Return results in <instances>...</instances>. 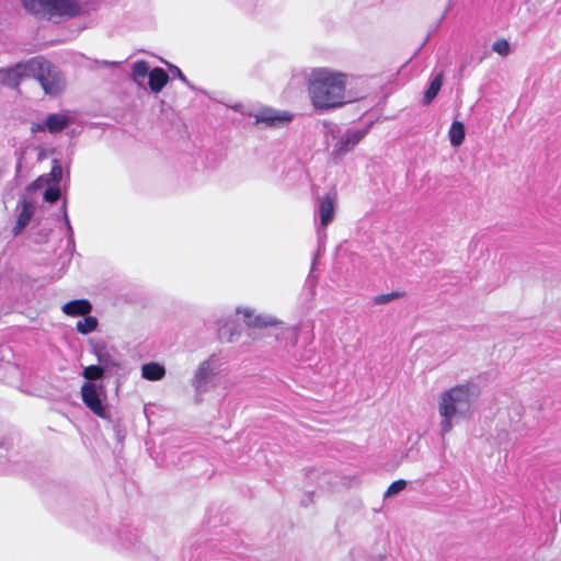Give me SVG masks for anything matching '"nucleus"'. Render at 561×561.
I'll list each match as a JSON object with an SVG mask.
<instances>
[{
    "label": "nucleus",
    "mask_w": 561,
    "mask_h": 561,
    "mask_svg": "<svg viewBox=\"0 0 561 561\" xmlns=\"http://www.w3.org/2000/svg\"><path fill=\"white\" fill-rule=\"evenodd\" d=\"M348 78L347 73L328 67L312 69L308 77V92L312 106L327 111L351 102L346 93Z\"/></svg>",
    "instance_id": "obj_1"
},
{
    "label": "nucleus",
    "mask_w": 561,
    "mask_h": 561,
    "mask_svg": "<svg viewBox=\"0 0 561 561\" xmlns=\"http://www.w3.org/2000/svg\"><path fill=\"white\" fill-rule=\"evenodd\" d=\"M480 396V388L473 381H466L443 391L437 400L440 417L439 430L444 437L451 432L454 420L471 416L472 407Z\"/></svg>",
    "instance_id": "obj_2"
},
{
    "label": "nucleus",
    "mask_w": 561,
    "mask_h": 561,
    "mask_svg": "<svg viewBox=\"0 0 561 561\" xmlns=\"http://www.w3.org/2000/svg\"><path fill=\"white\" fill-rule=\"evenodd\" d=\"M21 3L26 12L39 20L75 16L79 10L76 0H21Z\"/></svg>",
    "instance_id": "obj_3"
},
{
    "label": "nucleus",
    "mask_w": 561,
    "mask_h": 561,
    "mask_svg": "<svg viewBox=\"0 0 561 561\" xmlns=\"http://www.w3.org/2000/svg\"><path fill=\"white\" fill-rule=\"evenodd\" d=\"M33 71L31 78L38 81L45 94L56 96L66 87V81L60 70L44 57H33Z\"/></svg>",
    "instance_id": "obj_4"
},
{
    "label": "nucleus",
    "mask_w": 561,
    "mask_h": 561,
    "mask_svg": "<svg viewBox=\"0 0 561 561\" xmlns=\"http://www.w3.org/2000/svg\"><path fill=\"white\" fill-rule=\"evenodd\" d=\"M33 69V58L0 68V83L9 89H18L22 80L31 78Z\"/></svg>",
    "instance_id": "obj_5"
},
{
    "label": "nucleus",
    "mask_w": 561,
    "mask_h": 561,
    "mask_svg": "<svg viewBox=\"0 0 561 561\" xmlns=\"http://www.w3.org/2000/svg\"><path fill=\"white\" fill-rule=\"evenodd\" d=\"M217 370L218 366L215 355L199 363L191 380L192 387L197 393H205L209 390L210 383L217 375Z\"/></svg>",
    "instance_id": "obj_6"
},
{
    "label": "nucleus",
    "mask_w": 561,
    "mask_h": 561,
    "mask_svg": "<svg viewBox=\"0 0 561 561\" xmlns=\"http://www.w3.org/2000/svg\"><path fill=\"white\" fill-rule=\"evenodd\" d=\"M102 387L93 382H84L81 387V397L83 403L98 416L106 417V408L101 398Z\"/></svg>",
    "instance_id": "obj_7"
},
{
    "label": "nucleus",
    "mask_w": 561,
    "mask_h": 561,
    "mask_svg": "<svg viewBox=\"0 0 561 561\" xmlns=\"http://www.w3.org/2000/svg\"><path fill=\"white\" fill-rule=\"evenodd\" d=\"M255 124H264L267 127H278L293 119V114L286 111H277L271 107H264L253 114Z\"/></svg>",
    "instance_id": "obj_8"
},
{
    "label": "nucleus",
    "mask_w": 561,
    "mask_h": 561,
    "mask_svg": "<svg viewBox=\"0 0 561 561\" xmlns=\"http://www.w3.org/2000/svg\"><path fill=\"white\" fill-rule=\"evenodd\" d=\"M368 127L356 129V130H347L334 145L333 152L337 156H344L367 135Z\"/></svg>",
    "instance_id": "obj_9"
},
{
    "label": "nucleus",
    "mask_w": 561,
    "mask_h": 561,
    "mask_svg": "<svg viewBox=\"0 0 561 561\" xmlns=\"http://www.w3.org/2000/svg\"><path fill=\"white\" fill-rule=\"evenodd\" d=\"M237 312L243 316L244 322L249 327L267 328L275 327L282 322L270 314H255L250 308H238Z\"/></svg>",
    "instance_id": "obj_10"
},
{
    "label": "nucleus",
    "mask_w": 561,
    "mask_h": 561,
    "mask_svg": "<svg viewBox=\"0 0 561 561\" xmlns=\"http://www.w3.org/2000/svg\"><path fill=\"white\" fill-rule=\"evenodd\" d=\"M336 197L335 194H325L318 202V214L322 227L332 222L335 214Z\"/></svg>",
    "instance_id": "obj_11"
},
{
    "label": "nucleus",
    "mask_w": 561,
    "mask_h": 561,
    "mask_svg": "<svg viewBox=\"0 0 561 561\" xmlns=\"http://www.w3.org/2000/svg\"><path fill=\"white\" fill-rule=\"evenodd\" d=\"M93 354L96 356L99 366L104 367V371L111 368H118L121 365L108 352L104 343H96L92 347Z\"/></svg>",
    "instance_id": "obj_12"
},
{
    "label": "nucleus",
    "mask_w": 561,
    "mask_h": 561,
    "mask_svg": "<svg viewBox=\"0 0 561 561\" xmlns=\"http://www.w3.org/2000/svg\"><path fill=\"white\" fill-rule=\"evenodd\" d=\"M61 310L67 316L78 317L88 316L92 310V305L87 299H76L66 302Z\"/></svg>",
    "instance_id": "obj_13"
},
{
    "label": "nucleus",
    "mask_w": 561,
    "mask_h": 561,
    "mask_svg": "<svg viewBox=\"0 0 561 561\" xmlns=\"http://www.w3.org/2000/svg\"><path fill=\"white\" fill-rule=\"evenodd\" d=\"M169 81L168 73L162 68H154L149 73V87L154 93H159Z\"/></svg>",
    "instance_id": "obj_14"
},
{
    "label": "nucleus",
    "mask_w": 561,
    "mask_h": 561,
    "mask_svg": "<svg viewBox=\"0 0 561 561\" xmlns=\"http://www.w3.org/2000/svg\"><path fill=\"white\" fill-rule=\"evenodd\" d=\"M165 375V369L162 365L156 362L147 363L141 367L142 378L151 381L161 380Z\"/></svg>",
    "instance_id": "obj_15"
},
{
    "label": "nucleus",
    "mask_w": 561,
    "mask_h": 561,
    "mask_svg": "<svg viewBox=\"0 0 561 561\" xmlns=\"http://www.w3.org/2000/svg\"><path fill=\"white\" fill-rule=\"evenodd\" d=\"M69 118L62 114H49L45 119V126L51 134L64 130L69 125Z\"/></svg>",
    "instance_id": "obj_16"
},
{
    "label": "nucleus",
    "mask_w": 561,
    "mask_h": 561,
    "mask_svg": "<svg viewBox=\"0 0 561 561\" xmlns=\"http://www.w3.org/2000/svg\"><path fill=\"white\" fill-rule=\"evenodd\" d=\"M33 216V207L30 203L23 202L15 226L12 229L14 236H18L27 226Z\"/></svg>",
    "instance_id": "obj_17"
},
{
    "label": "nucleus",
    "mask_w": 561,
    "mask_h": 561,
    "mask_svg": "<svg viewBox=\"0 0 561 561\" xmlns=\"http://www.w3.org/2000/svg\"><path fill=\"white\" fill-rule=\"evenodd\" d=\"M443 84V73L436 75V77L431 81L430 87L424 93L423 102L424 104H430L438 94Z\"/></svg>",
    "instance_id": "obj_18"
},
{
    "label": "nucleus",
    "mask_w": 561,
    "mask_h": 561,
    "mask_svg": "<svg viewBox=\"0 0 561 561\" xmlns=\"http://www.w3.org/2000/svg\"><path fill=\"white\" fill-rule=\"evenodd\" d=\"M449 140L451 146L458 147L465 139V126L462 123L455 121L449 128Z\"/></svg>",
    "instance_id": "obj_19"
},
{
    "label": "nucleus",
    "mask_w": 561,
    "mask_h": 561,
    "mask_svg": "<svg viewBox=\"0 0 561 561\" xmlns=\"http://www.w3.org/2000/svg\"><path fill=\"white\" fill-rule=\"evenodd\" d=\"M82 320H79L76 324V329L81 334H89L96 330L98 319L91 316H83Z\"/></svg>",
    "instance_id": "obj_20"
},
{
    "label": "nucleus",
    "mask_w": 561,
    "mask_h": 561,
    "mask_svg": "<svg viewBox=\"0 0 561 561\" xmlns=\"http://www.w3.org/2000/svg\"><path fill=\"white\" fill-rule=\"evenodd\" d=\"M151 70H149V65L145 60H138L133 65V79L137 81L138 79H144L147 76L149 77Z\"/></svg>",
    "instance_id": "obj_21"
},
{
    "label": "nucleus",
    "mask_w": 561,
    "mask_h": 561,
    "mask_svg": "<svg viewBox=\"0 0 561 561\" xmlns=\"http://www.w3.org/2000/svg\"><path fill=\"white\" fill-rule=\"evenodd\" d=\"M103 374H104V367H101L99 365H91L83 369L82 376L87 380H89L88 382H90L91 380H98V379L102 378Z\"/></svg>",
    "instance_id": "obj_22"
},
{
    "label": "nucleus",
    "mask_w": 561,
    "mask_h": 561,
    "mask_svg": "<svg viewBox=\"0 0 561 561\" xmlns=\"http://www.w3.org/2000/svg\"><path fill=\"white\" fill-rule=\"evenodd\" d=\"M402 295L403 294L401 291H391L388 294L377 295L374 297V304L385 305V304L391 302V301L402 297Z\"/></svg>",
    "instance_id": "obj_23"
},
{
    "label": "nucleus",
    "mask_w": 561,
    "mask_h": 561,
    "mask_svg": "<svg viewBox=\"0 0 561 561\" xmlns=\"http://www.w3.org/2000/svg\"><path fill=\"white\" fill-rule=\"evenodd\" d=\"M492 49L501 56H507L511 51L510 44L506 39H497L493 43Z\"/></svg>",
    "instance_id": "obj_24"
},
{
    "label": "nucleus",
    "mask_w": 561,
    "mask_h": 561,
    "mask_svg": "<svg viewBox=\"0 0 561 561\" xmlns=\"http://www.w3.org/2000/svg\"><path fill=\"white\" fill-rule=\"evenodd\" d=\"M405 486H407V481L405 480H397V481L392 482L389 485V488L387 489V491L385 492V497H390V496H393V495L398 494Z\"/></svg>",
    "instance_id": "obj_25"
},
{
    "label": "nucleus",
    "mask_w": 561,
    "mask_h": 561,
    "mask_svg": "<svg viewBox=\"0 0 561 561\" xmlns=\"http://www.w3.org/2000/svg\"><path fill=\"white\" fill-rule=\"evenodd\" d=\"M48 175H49L48 181L54 182L56 184L59 183V181L61 180L62 168H61L60 163L58 162V160H54L53 168Z\"/></svg>",
    "instance_id": "obj_26"
},
{
    "label": "nucleus",
    "mask_w": 561,
    "mask_h": 561,
    "mask_svg": "<svg viewBox=\"0 0 561 561\" xmlns=\"http://www.w3.org/2000/svg\"><path fill=\"white\" fill-rule=\"evenodd\" d=\"M59 197H60V190L57 186L48 187L44 192V199L46 202L55 203V202H57L59 199Z\"/></svg>",
    "instance_id": "obj_27"
},
{
    "label": "nucleus",
    "mask_w": 561,
    "mask_h": 561,
    "mask_svg": "<svg viewBox=\"0 0 561 561\" xmlns=\"http://www.w3.org/2000/svg\"><path fill=\"white\" fill-rule=\"evenodd\" d=\"M171 71L174 76H176L182 82H184L188 88L194 89L193 84L187 80V78L183 75L181 69L176 66L171 67Z\"/></svg>",
    "instance_id": "obj_28"
},
{
    "label": "nucleus",
    "mask_w": 561,
    "mask_h": 561,
    "mask_svg": "<svg viewBox=\"0 0 561 561\" xmlns=\"http://www.w3.org/2000/svg\"><path fill=\"white\" fill-rule=\"evenodd\" d=\"M46 129H47V127L45 126V122L44 123H34L31 126V131L34 133V134L35 133L44 131Z\"/></svg>",
    "instance_id": "obj_29"
},
{
    "label": "nucleus",
    "mask_w": 561,
    "mask_h": 561,
    "mask_svg": "<svg viewBox=\"0 0 561 561\" xmlns=\"http://www.w3.org/2000/svg\"><path fill=\"white\" fill-rule=\"evenodd\" d=\"M65 222H66V225H67V229H68V231H69V232H71L72 228H71V226H70V221H69V218H68V216H67V214H66V213H65Z\"/></svg>",
    "instance_id": "obj_30"
},
{
    "label": "nucleus",
    "mask_w": 561,
    "mask_h": 561,
    "mask_svg": "<svg viewBox=\"0 0 561 561\" xmlns=\"http://www.w3.org/2000/svg\"><path fill=\"white\" fill-rule=\"evenodd\" d=\"M231 107H232L234 111H237V112H241V113H243V112H242V105H241V104H236V105H233V106H231Z\"/></svg>",
    "instance_id": "obj_31"
},
{
    "label": "nucleus",
    "mask_w": 561,
    "mask_h": 561,
    "mask_svg": "<svg viewBox=\"0 0 561 561\" xmlns=\"http://www.w3.org/2000/svg\"><path fill=\"white\" fill-rule=\"evenodd\" d=\"M224 335H225L224 329H220V330H219V337H220V339H224Z\"/></svg>",
    "instance_id": "obj_32"
},
{
    "label": "nucleus",
    "mask_w": 561,
    "mask_h": 561,
    "mask_svg": "<svg viewBox=\"0 0 561 561\" xmlns=\"http://www.w3.org/2000/svg\"><path fill=\"white\" fill-rule=\"evenodd\" d=\"M21 159H22V157L20 158V160H21ZM20 168H21V161H20V162H19V164H18V169H20Z\"/></svg>",
    "instance_id": "obj_33"
}]
</instances>
